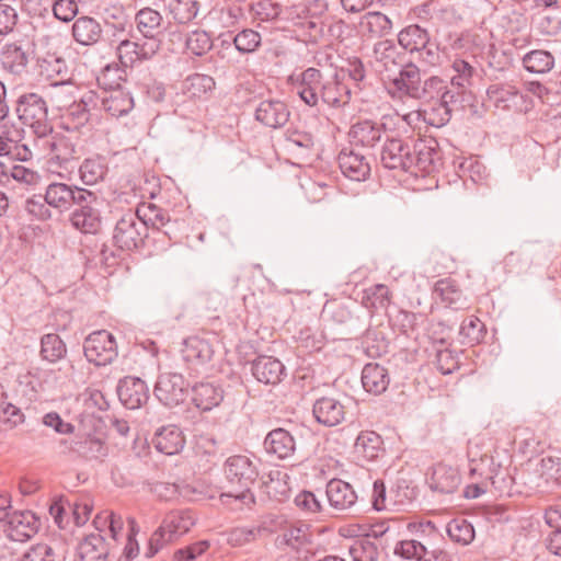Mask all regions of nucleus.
I'll list each match as a JSON object with an SVG mask.
<instances>
[{"mask_svg": "<svg viewBox=\"0 0 561 561\" xmlns=\"http://www.w3.org/2000/svg\"><path fill=\"white\" fill-rule=\"evenodd\" d=\"M290 90L308 107L318 112L328 108H342L351 101L352 91L343 82L340 72L325 76L316 67L293 73L287 80Z\"/></svg>", "mask_w": 561, "mask_h": 561, "instance_id": "f257e3e1", "label": "nucleus"}, {"mask_svg": "<svg viewBox=\"0 0 561 561\" xmlns=\"http://www.w3.org/2000/svg\"><path fill=\"white\" fill-rule=\"evenodd\" d=\"M422 107L417 115L434 127L445 126L451 118L453 112L463 108L466 101L459 91L438 76L424 80V88L419 98Z\"/></svg>", "mask_w": 561, "mask_h": 561, "instance_id": "f03ea898", "label": "nucleus"}, {"mask_svg": "<svg viewBox=\"0 0 561 561\" xmlns=\"http://www.w3.org/2000/svg\"><path fill=\"white\" fill-rule=\"evenodd\" d=\"M224 473L230 486L236 488L238 492L221 493L220 502L233 511L253 505L255 497L251 486L259 477L256 465L245 455H233L225 461Z\"/></svg>", "mask_w": 561, "mask_h": 561, "instance_id": "7ed1b4c3", "label": "nucleus"}, {"mask_svg": "<svg viewBox=\"0 0 561 561\" xmlns=\"http://www.w3.org/2000/svg\"><path fill=\"white\" fill-rule=\"evenodd\" d=\"M15 112L19 119L32 129L37 139H45L53 133L54 126L48 118V104L41 94L36 92L20 94L15 101Z\"/></svg>", "mask_w": 561, "mask_h": 561, "instance_id": "20e7f679", "label": "nucleus"}, {"mask_svg": "<svg viewBox=\"0 0 561 561\" xmlns=\"http://www.w3.org/2000/svg\"><path fill=\"white\" fill-rule=\"evenodd\" d=\"M148 227L141 218L130 210L123 214L112 230V245L115 251L129 254L140 251L148 239Z\"/></svg>", "mask_w": 561, "mask_h": 561, "instance_id": "39448f33", "label": "nucleus"}, {"mask_svg": "<svg viewBox=\"0 0 561 561\" xmlns=\"http://www.w3.org/2000/svg\"><path fill=\"white\" fill-rule=\"evenodd\" d=\"M410 529L415 538L399 541L394 547V553L405 560L431 561L427 559L430 545L440 543L442 534L431 520L410 524Z\"/></svg>", "mask_w": 561, "mask_h": 561, "instance_id": "423d86ee", "label": "nucleus"}, {"mask_svg": "<svg viewBox=\"0 0 561 561\" xmlns=\"http://www.w3.org/2000/svg\"><path fill=\"white\" fill-rule=\"evenodd\" d=\"M195 515L190 510L172 511L167 514L160 527L151 535L146 556H154L165 543L186 534L195 525Z\"/></svg>", "mask_w": 561, "mask_h": 561, "instance_id": "0eeeda50", "label": "nucleus"}, {"mask_svg": "<svg viewBox=\"0 0 561 561\" xmlns=\"http://www.w3.org/2000/svg\"><path fill=\"white\" fill-rule=\"evenodd\" d=\"M388 93L393 99L410 98L419 101L424 88L420 68L413 62H407L393 75L383 77Z\"/></svg>", "mask_w": 561, "mask_h": 561, "instance_id": "6e6552de", "label": "nucleus"}, {"mask_svg": "<svg viewBox=\"0 0 561 561\" xmlns=\"http://www.w3.org/2000/svg\"><path fill=\"white\" fill-rule=\"evenodd\" d=\"M83 354L89 363L98 367L113 363L118 355L114 335L106 330L90 333L83 341Z\"/></svg>", "mask_w": 561, "mask_h": 561, "instance_id": "1a4fd4ad", "label": "nucleus"}, {"mask_svg": "<svg viewBox=\"0 0 561 561\" xmlns=\"http://www.w3.org/2000/svg\"><path fill=\"white\" fill-rule=\"evenodd\" d=\"M45 194L46 203L59 213L70 210L77 203L96 201V195L92 191L61 182L50 183L46 187Z\"/></svg>", "mask_w": 561, "mask_h": 561, "instance_id": "9d476101", "label": "nucleus"}, {"mask_svg": "<svg viewBox=\"0 0 561 561\" xmlns=\"http://www.w3.org/2000/svg\"><path fill=\"white\" fill-rule=\"evenodd\" d=\"M100 96L95 91H87L79 101L68 106L61 116L60 128L68 133H79L91 119L94 111L99 110Z\"/></svg>", "mask_w": 561, "mask_h": 561, "instance_id": "9b49d317", "label": "nucleus"}, {"mask_svg": "<svg viewBox=\"0 0 561 561\" xmlns=\"http://www.w3.org/2000/svg\"><path fill=\"white\" fill-rule=\"evenodd\" d=\"M488 100L495 108L526 113L533 106L529 96L508 83L491 84L486 89Z\"/></svg>", "mask_w": 561, "mask_h": 561, "instance_id": "f8f14e48", "label": "nucleus"}, {"mask_svg": "<svg viewBox=\"0 0 561 561\" xmlns=\"http://www.w3.org/2000/svg\"><path fill=\"white\" fill-rule=\"evenodd\" d=\"M33 46L27 38L5 43L0 49V62L3 70L14 76L26 73L28 62L34 55Z\"/></svg>", "mask_w": 561, "mask_h": 561, "instance_id": "ddd939ff", "label": "nucleus"}, {"mask_svg": "<svg viewBox=\"0 0 561 561\" xmlns=\"http://www.w3.org/2000/svg\"><path fill=\"white\" fill-rule=\"evenodd\" d=\"M160 38L123 39L117 46V55L124 67H130L152 59L160 49Z\"/></svg>", "mask_w": 561, "mask_h": 561, "instance_id": "4468645a", "label": "nucleus"}, {"mask_svg": "<svg viewBox=\"0 0 561 561\" xmlns=\"http://www.w3.org/2000/svg\"><path fill=\"white\" fill-rule=\"evenodd\" d=\"M181 353L191 375L206 373L215 355L213 345L198 336L186 339Z\"/></svg>", "mask_w": 561, "mask_h": 561, "instance_id": "2eb2a0df", "label": "nucleus"}, {"mask_svg": "<svg viewBox=\"0 0 561 561\" xmlns=\"http://www.w3.org/2000/svg\"><path fill=\"white\" fill-rule=\"evenodd\" d=\"M411 146L404 139L386 136L380 150V163L389 170L412 172Z\"/></svg>", "mask_w": 561, "mask_h": 561, "instance_id": "dca6fc26", "label": "nucleus"}, {"mask_svg": "<svg viewBox=\"0 0 561 561\" xmlns=\"http://www.w3.org/2000/svg\"><path fill=\"white\" fill-rule=\"evenodd\" d=\"M153 393L163 405L178 407L186 398L185 379L178 373H163L158 377Z\"/></svg>", "mask_w": 561, "mask_h": 561, "instance_id": "f3484780", "label": "nucleus"}, {"mask_svg": "<svg viewBox=\"0 0 561 561\" xmlns=\"http://www.w3.org/2000/svg\"><path fill=\"white\" fill-rule=\"evenodd\" d=\"M411 158L412 172L431 174L440 162L437 140L433 137L419 138L411 147Z\"/></svg>", "mask_w": 561, "mask_h": 561, "instance_id": "a211bd4d", "label": "nucleus"}, {"mask_svg": "<svg viewBox=\"0 0 561 561\" xmlns=\"http://www.w3.org/2000/svg\"><path fill=\"white\" fill-rule=\"evenodd\" d=\"M43 140L44 146L48 149L50 160L61 168H67L72 161L80 158L81 151L78 141L71 136L53 131Z\"/></svg>", "mask_w": 561, "mask_h": 561, "instance_id": "6ab92c4d", "label": "nucleus"}, {"mask_svg": "<svg viewBox=\"0 0 561 561\" xmlns=\"http://www.w3.org/2000/svg\"><path fill=\"white\" fill-rule=\"evenodd\" d=\"M383 116L380 122L373 119H362L354 123L348 131L350 142L355 147L373 149L380 142L386 131V119Z\"/></svg>", "mask_w": 561, "mask_h": 561, "instance_id": "aec40b11", "label": "nucleus"}, {"mask_svg": "<svg viewBox=\"0 0 561 561\" xmlns=\"http://www.w3.org/2000/svg\"><path fill=\"white\" fill-rule=\"evenodd\" d=\"M285 148L300 159H307L314 150L316 138L304 124H291L284 133Z\"/></svg>", "mask_w": 561, "mask_h": 561, "instance_id": "412c9836", "label": "nucleus"}, {"mask_svg": "<svg viewBox=\"0 0 561 561\" xmlns=\"http://www.w3.org/2000/svg\"><path fill=\"white\" fill-rule=\"evenodd\" d=\"M373 57L378 71L386 75L396 73L405 62V54L392 41L377 42L373 48Z\"/></svg>", "mask_w": 561, "mask_h": 561, "instance_id": "4be33fe9", "label": "nucleus"}, {"mask_svg": "<svg viewBox=\"0 0 561 561\" xmlns=\"http://www.w3.org/2000/svg\"><path fill=\"white\" fill-rule=\"evenodd\" d=\"M255 121L268 128L283 127L290 117L288 105L276 99L262 100L254 111Z\"/></svg>", "mask_w": 561, "mask_h": 561, "instance_id": "5701e85b", "label": "nucleus"}, {"mask_svg": "<svg viewBox=\"0 0 561 561\" xmlns=\"http://www.w3.org/2000/svg\"><path fill=\"white\" fill-rule=\"evenodd\" d=\"M312 415L319 424L333 427L344 422L346 407L340 399L324 396L313 402Z\"/></svg>", "mask_w": 561, "mask_h": 561, "instance_id": "b1692460", "label": "nucleus"}, {"mask_svg": "<svg viewBox=\"0 0 561 561\" xmlns=\"http://www.w3.org/2000/svg\"><path fill=\"white\" fill-rule=\"evenodd\" d=\"M117 394L124 407L135 410L147 403L149 388L140 378L126 376L118 382Z\"/></svg>", "mask_w": 561, "mask_h": 561, "instance_id": "393cba45", "label": "nucleus"}, {"mask_svg": "<svg viewBox=\"0 0 561 561\" xmlns=\"http://www.w3.org/2000/svg\"><path fill=\"white\" fill-rule=\"evenodd\" d=\"M4 520L9 537L15 541H25L32 538L39 527V519L31 511L9 512Z\"/></svg>", "mask_w": 561, "mask_h": 561, "instance_id": "a878e982", "label": "nucleus"}, {"mask_svg": "<svg viewBox=\"0 0 561 561\" xmlns=\"http://www.w3.org/2000/svg\"><path fill=\"white\" fill-rule=\"evenodd\" d=\"M263 447L267 455L286 460L295 455L296 439L289 431L277 427L267 433Z\"/></svg>", "mask_w": 561, "mask_h": 561, "instance_id": "bb28decb", "label": "nucleus"}, {"mask_svg": "<svg viewBox=\"0 0 561 561\" xmlns=\"http://www.w3.org/2000/svg\"><path fill=\"white\" fill-rule=\"evenodd\" d=\"M337 163L343 175L352 181H366L370 175L368 158L354 149H343L337 156Z\"/></svg>", "mask_w": 561, "mask_h": 561, "instance_id": "cd10ccee", "label": "nucleus"}, {"mask_svg": "<svg viewBox=\"0 0 561 561\" xmlns=\"http://www.w3.org/2000/svg\"><path fill=\"white\" fill-rule=\"evenodd\" d=\"M276 16L291 23L293 26L301 30L305 35L316 36L320 32L318 21L309 18L305 2L293 3L275 12Z\"/></svg>", "mask_w": 561, "mask_h": 561, "instance_id": "c85d7f7f", "label": "nucleus"}, {"mask_svg": "<svg viewBox=\"0 0 561 561\" xmlns=\"http://www.w3.org/2000/svg\"><path fill=\"white\" fill-rule=\"evenodd\" d=\"M251 371L254 378L265 385H277L286 375L284 364L273 357L261 355L257 356L251 364Z\"/></svg>", "mask_w": 561, "mask_h": 561, "instance_id": "c756f323", "label": "nucleus"}, {"mask_svg": "<svg viewBox=\"0 0 561 561\" xmlns=\"http://www.w3.org/2000/svg\"><path fill=\"white\" fill-rule=\"evenodd\" d=\"M224 398L225 390L219 383L201 381L192 387V402L203 412H208L219 407Z\"/></svg>", "mask_w": 561, "mask_h": 561, "instance_id": "7c9ffc66", "label": "nucleus"}, {"mask_svg": "<svg viewBox=\"0 0 561 561\" xmlns=\"http://www.w3.org/2000/svg\"><path fill=\"white\" fill-rule=\"evenodd\" d=\"M93 202L77 203L69 216L71 226L82 233L94 234L101 229L102 218L100 210L93 207Z\"/></svg>", "mask_w": 561, "mask_h": 561, "instance_id": "2f4dec72", "label": "nucleus"}, {"mask_svg": "<svg viewBox=\"0 0 561 561\" xmlns=\"http://www.w3.org/2000/svg\"><path fill=\"white\" fill-rule=\"evenodd\" d=\"M460 481L461 478L456 468L438 462L433 466L427 483L433 491L450 494L458 489Z\"/></svg>", "mask_w": 561, "mask_h": 561, "instance_id": "473e14b6", "label": "nucleus"}, {"mask_svg": "<svg viewBox=\"0 0 561 561\" xmlns=\"http://www.w3.org/2000/svg\"><path fill=\"white\" fill-rule=\"evenodd\" d=\"M99 108L112 117L127 115L134 107V99L129 92L122 89H112L99 94Z\"/></svg>", "mask_w": 561, "mask_h": 561, "instance_id": "72a5a7b5", "label": "nucleus"}, {"mask_svg": "<svg viewBox=\"0 0 561 561\" xmlns=\"http://www.w3.org/2000/svg\"><path fill=\"white\" fill-rule=\"evenodd\" d=\"M151 443L159 453L171 456L183 449L185 437L179 426L170 424L158 428Z\"/></svg>", "mask_w": 561, "mask_h": 561, "instance_id": "f704fd0d", "label": "nucleus"}, {"mask_svg": "<svg viewBox=\"0 0 561 561\" xmlns=\"http://www.w3.org/2000/svg\"><path fill=\"white\" fill-rule=\"evenodd\" d=\"M434 295L446 307L453 310H465L469 308V301L459 288L456 280L443 278L435 283Z\"/></svg>", "mask_w": 561, "mask_h": 561, "instance_id": "c9c22d12", "label": "nucleus"}, {"mask_svg": "<svg viewBox=\"0 0 561 561\" xmlns=\"http://www.w3.org/2000/svg\"><path fill=\"white\" fill-rule=\"evenodd\" d=\"M450 69L453 75L447 82L467 100L469 88L472 85L473 78L477 75V68L468 59L457 56L451 60Z\"/></svg>", "mask_w": 561, "mask_h": 561, "instance_id": "e433bc0d", "label": "nucleus"}, {"mask_svg": "<svg viewBox=\"0 0 561 561\" xmlns=\"http://www.w3.org/2000/svg\"><path fill=\"white\" fill-rule=\"evenodd\" d=\"M73 39L82 46H93L103 38V28L100 22L88 15L75 20L71 27Z\"/></svg>", "mask_w": 561, "mask_h": 561, "instance_id": "4c0bfd02", "label": "nucleus"}, {"mask_svg": "<svg viewBox=\"0 0 561 561\" xmlns=\"http://www.w3.org/2000/svg\"><path fill=\"white\" fill-rule=\"evenodd\" d=\"M360 379L365 391L374 396L383 393L390 385L388 369L378 363L366 364L362 370Z\"/></svg>", "mask_w": 561, "mask_h": 561, "instance_id": "58836bf2", "label": "nucleus"}, {"mask_svg": "<svg viewBox=\"0 0 561 561\" xmlns=\"http://www.w3.org/2000/svg\"><path fill=\"white\" fill-rule=\"evenodd\" d=\"M325 494L329 504L339 511L351 508L357 501V494L353 486L341 479L330 480L325 488Z\"/></svg>", "mask_w": 561, "mask_h": 561, "instance_id": "ea45409f", "label": "nucleus"}, {"mask_svg": "<svg viewBox=\"0 0 561 561\" xmlns=\"http://www.w3.org/2000/svg\"><path fill=\"white\" fill-rule=\"evenodd\" d=\"M359 28L367 38H381L391 34L393 23L380 11H368L360 18Z\"/></svg>", "mask_w": 561, "mask_h": 561, "instance_id": "a19ab883", "label": "nucleus"}, {"mask_svg": "<svg viewBox=\"0 0 561 561\" xmlns=\"http://www.w3.org/2000/svg\"><path fill=\"white\" fill-rule=\"evenodd\" d=\"M383 442L374 431H362L354 444V454L358 459L375 461L383 454Z\"/></svg>", "mask_w": 561, "mask_h": 561, "instance_id": "79ce46f5", "label": "nucleus"}, {"mask_svg": "<svg viewBox=\"0 0 561 561\" xmlns=\"http://www.w3.org/2000/svg\"><path fill=\"white\" fill-rule=\"evenodd\" d=\"M79 179L89 186L104 181L108 172L107 159L101 154H93L85 158L79 165Z\"/></svg>", "mask_w": 561, "mask_h": 561, "instance_id": "37998d69", "label": "nucleus"}, {"mask_svg": "<svg viewBox=\"0 0 561 561\" xmlns=\"http://www.w3.org/2000/svg\"><path fill=\"white\" fill-rule=\"evenodd\" d=\"M108 548L101 534H90L80 542L78 557L80 561H106Z\"/></svg>", "mask_w": 561, "mask_h": 561, "instance_id": "c03bdc74", "label": "nucleus"}, {"mask_svg": "<svg viewBox=\"0 0 561 561\" xmlns=\"http://www.w3.org/2000/svg\"><path fill=\"white\" fill-rule=\"evenodd\" d=\"M289 476L280 470H272L263 480V491L271 500L285 502L290 495Z\"/></svg>", "mask_w": 561, "mask_h": 561, "instance_id": "a18cd8bd", "label": "nucleus"}, {"mask_svg": "<svg viewBox=\"0 0 561 561\" xmlns=\"http://www.w3.org/2000/svg\"><path fill=\"white\" fill-rule=\"evenodd\" d=\"M430 39L431 35L428 31L417 24L408 25L398 33L399 45L410 55H415Z\"/></svg>", "mask_w": 561, "mask_h": 561, "instance_id": "49530a36", "label": "nucleus"}, {"mask_svg": "<svg viewBox=\"0 0 561 561\" xmlns=\"http://www.w3.org/2000/svg\"><path fill=\"white\" fill-rule=\"evenodd\" d=\"M554 64V56L545 49H533L522 57V66L529 73L546 75L553 69Z\"/></svg>", "mask_w": 561, "mask_h": 561, "instance_id": "de8ad7c7", "label": "nucleus"}, {"mask_svg": "<svg viewBox=\"0 0 561 561\" xmlns=\"http://www.w3.org/2000/svg\"><path fill=\"white\" fill-rule=\"evenodd\" d=\"M380 539L377 535H366L358 538L350 547L353 561H378L380 556Z\"/></svg>", "mask_w": 561, "mask_h": 561, "instance_id": "09e8293b", "label": "nucleus"}, {"mask_svg": "<svg viewBox=\"0 0 561 561\" xmlns=\"http://www.w3.org/2000/svg\"><path fill=\"white\" fill-rule=\"evenodd\" d=\"M162 21L161 13L152 8L140 9L135 15L137 30L144 37L159 38Z\"/></svg>", "mask_w": 561, "mask_h": 561, "instance_id": "8fccbe9b", "label": "nucleus"}, {"mask_svg": "<svg viewBox=\"0 0 561 561\" xmlns=\"http://www.w3.org/2000/svg\"><path fill=\"white\" fill-rule=\"evenodd\" d=\"M67 345L56 333H47L41 337L39 356L42 360L56 364L67 356Z\"/></svg>", "mask_w": 561, "mask_h": 561, "instance_id": "3c124183", "label": "nucleus"}, {"mask_svg": "<svg viewBox=\"0 0 561 561\" xmlns=\"http://www.w3.org/2000/svg\"><path fill=\"white\" fill-rule=\"evenodd\" d=\"M165 7L178 24H187L197 16L201 5L197 0H168Z\"/></svg>", "mask_w": 561, "mask_h": 561, "instance_id": "603ef678", "label": "nucleus"}, {"mask_svg": "<svg viewBox=\"0 0 561 561\" xmlns=\"http://www.w3.org/2000/svg\"><path fill=\"white\" fill-rule=\"evenodd\" d=\"M362 301L371 312L386 310L391 304V293L388 286L376 284L364 290Z\"/></svg>", "mask_w": 561, "mask_h": 561, "instance_id": "864d4df0", "label": "nucleus"}, {"mask_svg": "<svg viewBox=\"0 0 561 561\" xmlns=\"http://www.w3.org/2000/svg\"><path fill=\"white\" fill-rule=\"evenodd\" d=\"M486 334L485 324L476 316L463 319L459 330L460 342L473 346L483 341Z\"/></svg>", "mask_w": 561, "mask_h": 561, "instance_id": "5fc2aeb1", "label": "nucleus"}, {"mask_svg": "<svg viewBox=\"0 0 561 561\" xmlns=\"http://www.w3.org/2000/svg\"><path fill=\"white\" fill-rule=\"evenodd\" d=\"M310 542V534L307 525L290 526L283 530L276 538L278 547L287 546L293 550H300Z\"/></svg>", "mask_w": 561, "mask_h": 561, "instance_id": "6e6d98bb", "label": "nucleus"}, {"mask_svg": "<svg viewBox=\"0 0 561 561\" xmlns=\"http://www.w3.org/2000/svg\"><path fill=\"white\" fill-rule=\"evenodd\" d=\"M416 499V490L405 479H397L389 491V503L397 508L405 507Z\"/></svg>", "mask_w": 561, "mask_h": 561, "instance_id": "4d7b16f0", "label": "nucleus"}, {"mask_svg": "<svg viewBox=\"0 0 561 561\" xmlns=\"http://www.w3.org/2000/svg\"><path fill=\"white\" fill-rule=\"evenodd\" d=\"M135 213L146 224V227L151 228L153 232L160 231L168 222V211L154 204L142 205Z\"/></svg>", "mask_w": 561, "mask_h": 561, "instance_id": "13d9d810", "label": "nucleus"}, {"mask_svg": "<svg viewBox=\"0 0 561 561\" xmlns=\"http://www.w3.org/2000/svg\"><path fill=\"white\" fill-rule=\"evenodd\" d=\"M503 263L506 273L513 275H523L529 271L533 264V256L526 250L517 249L511 251L504 257Z\"/></svg>", "mask_w": 561, "mask_h": 561, "instance_id": "bf43d9fd", "label": "nucleus"}, {"mask_svg": "<svg viewBox=\"0 0 561 561\" xmlns=\"http://www.w3.org/2000/svg\"><path fill=\"white\" fill-rule=\"evenodd\" d=\"M446 531L449 538L459 545L467 546L474 539V528L465 518H454L447 526Z\"/></svg>", "mask_w": 561, "mask_h": 561, "instance_id": "052dcab7", "label": "nucleus"}, {"mask_svg": "<svg viewBox=\"0 0 561 561\" xmlns=\"http://www.w3.org/2000/svg\"><path fill=\"white\" fill-rule=\"evenodd\" d=\"M363 344L367 356L376 358L389 352L390 342L378 330L369 329L366 331Z\"/></svg>", "mask_w": 561, "mask_h": 561, "instance_id": "680f3d73", "label": "nucleus"}, {"mask_svg": "<svg viewBox=\"0 0 561 561\" xmlns=\"http://www.w3.org/2000/svg\"><path fill=\"white\" fill-rule=\"evenodd\" d=\"M336 72H340L343 80L346 75L358 90L366 88L367 72L364 62L358 57L348 58L346 65Z\"/></svg>", "mask_w": 561, "mask_h": 561, "instance_id": "e2e57ef3", "label": "nucleus"}, {"mask_svg": "<svg viewBox=\"0 0 561 561\" xmlns=\"http://www.w3.org/2000/svg\"><path fill=\"white\" fill-rule=\"evenodd\" d=\"M79 454L88 460L103 461L108 455V448L100 438L88 436L78 443Z\"/></svg>", "mask_w": 561, "mask_h": 561, "instance_id": "0e129e2a", "label": "nucleus"}, {"mask_svg": "<svg viewBox=\"0 0 561 561\" xmlns=\"http://www.w3.org/2000/svg\"><path fill=\"white\" fill-rule=\"evenodd\" d=\"M185 47L192 55L203 56L211 49L213 41L206 31L195 30L186 35Z\"/></svg>", "mask_w": 561, "mask_h": 561, "instance_id": "69168bd1", "label": "nucleus"}, {"mask_svg": "<svg viewBox=\"0 0 561 561\" xmlns=\"http://www.w3.org/2000/svg\"><path fill=\"white\" fill-rule=\"evenodd\" d=\"M94 524L100 531H103L105 528L108 529L111 537L118 541L122 531L124 530V520L123 517L114 512H102L100 513L95 519Z\"/></svg>", "mask_w": 561, "mask_h": 561, "instance_id": "338daca9", "label": "nucleus"}, {"mask_svg": "<svg viewBox=\"0 0 561 561\" xmlns=\"http://www.w3.org/2000/svg\"><path fill=\"white\" fill-rule=\"evenodd\" d=\"M54 547L47 542L31 545L22 554L20 561H56Z\"/></svg>", "mask_w": 561, "mask_h": 561, "instance_id": "774afa93", "label": "nucleus"}]
</instances>
